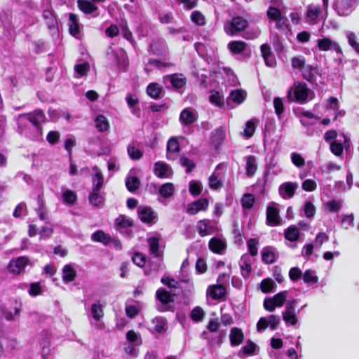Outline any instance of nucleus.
I'll return each instance as SVG.
<instances>
[{"instance_id": "1", "label": "nucleus", "mask_w": 359, "mask_h": 359, "mask_svg": "<svg viewBox=\"0 0 359 359\" xmlns=\"http://www.w3.org/2000/svg\"><path fill=\"white\" fill-rule=\"evenodd\" d=\"M312 91L304 83H294L287 93L290 102H297L300 104L307 102L313 98Z\"/></svg>"}, {"instance_id": "2", "label": "nucleus", "mask_w": 359, "mask_h": 359, "mask_svg": "<svg viewBox=\"0 0 359 359\" xmlns=\"http://www.w3.org/2000/svg\"><path fill=\"white\" fill-rule=\"evenodd\" d=\"M45 120L44 114L41 110H36L33 113L19 115L17 119L19 128L22 130L28 125L35 128L39 134L41 133V123Z\"/></svg>"}, {"instance_id": "3", "label": "nucleus", "mask_w": 359, "mask_h": 359, "mask_svg": "<svg viewBox=\"0 0 359 359\" xmlns=\"http://www.w3.org/2000/svg\"><path fill=\"white\" fill-rule=\"evenodd\" d=\"M266 16L269 22H275V27L278 30L285 33L290 31L287 18L282 14L279 8L270 6L266 11Z\"/></svg>"}, {"instance_id": "4", "label": "nucleus", "mask_w": 359, "mask_h": 359, "mask_svg": "<svg viewBox=\"0 0 359 359\" xmlns=\"http://www.w3.org/2000/svg\"><path fill=\"white\" fill-rule=\"evenodd\" d=\"M248 26V22L241 16H236L226 20L224 25V30L229 36L237 35Z\"/></svg>"}, {"instance_id": "5", "label": "nucleus", "mask_w": 359, "mask_h": 359, "mask_svg": "<svg viewBox=\"0 0 359 359\" xmlns=\"http://www.w3.org/2000/svg\"><path fill=\"white\" fill-rule=\"evenodd\" d=\"M298 299H292L286 302L285 311H283V319L287 325H295L298 322L297 314L299 310L297 311Z\"/></svg>"}, {"instance_id": "6", "label": "nucleus", "mask_w": 359, "mask_h": 359, "mask_svg": "<svg viewBox=\"0 0 359 359\" xmlns=\"http://www.w3.org/2000/svg\"><path fill=\"white\" fill-rule=\"evenodd\" d=\"M223 165L219 164L215 169L213 173L209 177V187L211 189L217 190L223 186L224 173L222 171Z\"/></svg>"}, {"instance_id": "7", "label": "nucleus", "mask_w": 359, "mask_h": 359, "mask_svg": "<svg viewBox=\"0 0 359 359\" xmlns=\"http://www.w3.org/2000/svg\"><path fill=\"white\" fill-rule=\"evenodd\" d=\"M357 0H336L334 8L339 15H348L355 8Z\"/></svg>"}, {"instance_id": "8", "label": "nucleus", "mask_w": 359, "mask_h": 359, "mask_svg": "<svg viewBox=\"0 0 359 359\" xmlns=\"http://www.w3.org/2000/svg\"><path fill=\"white\" fill-rule=\"evenodd\" d=\"M246 92L242 89L232 90L226 100V104L229 108L233 109L241 104L246 98Z\"/></svg>"}, {"instance_id": "9", "label": "nucleus", "mask_w": 359, "mask_h": 359, "mask_svg": "<svg viewBox=\"0 0 359 359\" xmlns=\"http://www.w3.org/2000/svg\"><path fill=\"white\" fill-rule=\"evenodd\" d=\"M90 313L93 318L96 321L93 325L96 329L102 330L104 323L100 320L104 316L103 306L100 302L94 303L90 307Z\"/></svg>"}, {"instance_id": "10", "label": "nucleus", "mask_w": 359, "mask_h": 359, "mask_svg": "<svg viewBox=\"0 0 359 359\" xmlns=\"http://www.w3.org/2000/svg\"><path fill=\"white\" fill-rule=\"evenodd\" d=\"M163 81L167 87L181 88L186 83V79L182 74H174L163 76Z\"/></svg>"}, {"instance_id": "11", "label": "nucleus", "mask_w": 359, "mask_h": 359, "mask_svg": "<svg viewBox=\"0 0 359 359\" xmlns=\"http://www.w3.org/2000/svg\"><path fill=\"white\" fill-rule=\"evenodd\" d=\"M138 217L140 220L145 223H155L157 219L156 213L147 206H139L137 208Z\"/></svg>"}, {"instance_id": "12", "label": "nucleus", "mask_w": 359, "mask_h": 359, "mask_svg": "<svg viewBox=\"0 0 359 359\" xmlns=\"http://www.w3.org/2000/svg\"><path fill=\"white\" fill-rule=\"evenodd\" d=\"M318 48L323 51H327L330 50H334L337 53L341 54L342 50L337 42L331 40L329 38H323L318 40L317 44Z\"/></svg>"}, {"instance_id": "13", "label": "nucleus", "mask_w": 359, "mask_h": 359, "mask_svg": "<svg viewBox=\"0 0 359 359\" xmlns=\"http://www.w3.org/2000/svg\"><path fill=\"white\" fill-rule=\"evenodd\" d=\"M28 264V259L25 257H20L10 262L8 269V271L14 274H19Z\"/></svg>"}, {"instance_id": "14", "label": "nucleus", "mask_w": 359, "mask_h": 359, "mask_svg": "<svg viewBox=\"0 0 359 359\" xmlns=\"http://www.w3.org/2000/svg\"><path fill=\"white\" fill-rule=\"evenodd\" d=\"M197 112L191 108L184 109L180 115V121L181 124L189 126L194 123L197 120Z\"/></svg>"}, {"instance_id": "15", "label": "nucleus", "mask_w": 359, "mask_h": 359, "mask_svg": "<svg viewBox=\"0 0 359 359\" xmlns=\"http://www.w3.org/2000/svg\"><path fill=\"white\" fill-rule=\"evenodd\" d=\"M298 188V184L296 182H285L279 187V194L284 199L291 198Z\"/></svg>"}, {"instance_id": "16", "label": "nucleus", "mask_w": 359, "mask_h": 359, "mask_svg": "<svg viewBox=\"0 0 359 359\" xmlns=\"http://www.w3.org/2000/svg\"><path fill=\"white\" fill-rule=\"evenodd\" d=\"M266 222L269 226H277L280 223L279 210L273 205H270L266 209Z\"/></svg>"}, {"instance_id": "17", "label": "nucleus", "mask_w": 359, "mask_h": 359, "mask_svg": "<svg viewBox=\"0 0 359 359\" xmlns=\"http://www.w3.org/2000/svg\"><path fill=\"white\" fill-rule=\"evenodd\" d=\"M77 6L86 14L91 15L93 17H97L99 15L98 8L88 0H78Z\"/></svg>"}, {"instance_id": "18", "label": "nucleus", "mask_w": 359, "mask_h": 359, "mask_svg": "<svg viewBox=\"0 0 359 359\" xmlns=\"http://www.w3.org/2000/svg\"><path fill=\"white\" fill-rule=\"evenodd\" d=\"M198 232L202 237L214 233L215 226L213 222L209 219L200 220L197 226Z\"/></svg>"}, {"instance_id": "19", "label": "nucleus", "mask_w": 359, "mask_h": 359, "mask_svg": "<svg viewBox=\"0 0 359 359\" xmlns=\"http://www.w3.org/2000/svg\"><path fill=\"white\" fill-rule=\"evenodd\" d=\"M156 298L162 303V305L158 308L160 311H166L165 305L173 301L172 296L170 293L163 288H159L156 291Z\"/></svg>"}, {"instance_id": "20", "label": "nucleus", "mask_w": 359, "mask_h": 359, "mask_svg": "<svg viewBox=\"0 0 359 359\" xmlns=\"http://www.w3.org/2000/svg\"><path fill=\"white\" fill-rule=\"evenodd\" d=\"M208 246L212 252L222 254L226 248V243L224 238L214 237L210 240Z\"/></svg>"}, {"instance_id": "21", "label": "nucleus", "mask_w": 359, "mask_h": 359, "mask_svg": "<svg viewBox=\"0 0 359 359\" xmlns=\"http://www.w3.org/2000/svg\"><path fill=\"white\" fill-rule=\"evenodd\" d=\"M320 13L319 6L310 4L306 7V20L310 24H316Z\"/></svg>"}, {"instance_id": "22", "label": "nucleus", "mask_w": 359, "mask_h": 359, "mask_svg": "<svg viewBox=\"0 0 359 359\" xmlns=\"http://www.w3.org/2000/svg\"><path fill=\"white\" fill-rule=\"evenodd\" d=\"M69 30L71 35L75 38H79L80 35V25L79 23V18L76 14L69 13L68 20Z\"/></svg>"}, {"instance_id": "23", "label": "nucleus", "mask_w": 359, "mask_h": 359, "mask_svg": "<svg viewBox=\"0 0 359 359\" xmlns=\"http://www.w3.org/2000/svg\"><path fill=\"white\" fill-rule=\"evenodd\" d=\"M260 49L262 56L264 60L265 64L268 67H273L276 64V59L271 52L270 46L267 43L262 44Z\"/></svg>"}, {"instance_id": "24", "label": "nucleus", "mask_w": 359, "mask_h": 359, "mask_svg": "<svg viewBox=\"0 0 359 359\" xmlns=\"http://www.w3.org/2000/svg\"><path fill=\"white\" fill-rule=\"evenodd\" d=\"M208 206V201L205 198L194 201L189 205L187 212L190 215H195L199 211L205 210Z\"/></svg>"}, {"instance_id": "25", "label": "nucleus", "mask_w": 359, "mask_h": 359, "mask_svg": "<svg viewBox=\"0 0 359 359\" xmlns=\"http://www.w3.org/2000/svg\"><path fill=\"white\" fill-rule=\"evenodd\" d=\"M262 261L266 264H272L276 262L278 254L276 250L270 246L264 247L262 252Z\"/></svg>"}, {"instance_id": "26", "label": "nucleus", "mask_w": 359, "mask_h": 359, "mask_svg": "<svg viewBox=\"0 0 359 359\" xmlns=\"http://www.w3.org/2000/svg\"><path fill=\"white\" fill-rule=\"evenodd\" d=\"M154 174L160 178L169 177L170 168L165 163L158 161L154 164Z\"/></svg>"}, {"instance_id": "27", "label": "nucleus", "mask_w": 359, "mask_h": 359, "mask_svg": "<svg viewBox=\"0 0 359 359\" xmlns=\"http://www.w3.org/2000/svg\"><path fill=\"white\" fill-rule=\"evenodd\" d=\"M230 343L232 346L241 344L244 339V334L241 329L238 327L231 328L229 334Z\"/></svg>"}, {"instance_id": "28", "label": "nucleus", "mask_w": 359, "mask_h": 359, "mask_svg": "<svg viewBox=\"0 0 359 359\" xmlns=\"http://www.w3.org/2000/svg\"><path fill=\"white\" fill-rule=\"evenodd\" d=\"M180 151V145L177 139L175 137L170 138L167 144V159H175L174 154H177Z\"/></svg>"}, {"instance_id": "29", "label": "nucleus", "mask_w": 359, "mask_h": 359, "mask_svg": "<svg viewBox=\"0 0 359 359\" xmlns=\"http://www.w3.org/2000/svg\"><path fill=\"white\" fill-rule=\"evenodd\" d=\"M207 292L212 299H219L224 296L225 288L222 285H214L209 286Z\"/></svg>"}, {"instance_id": "30", "label": "nucleus", "mask_w": 359, "mask_h": 359, "mask_svg": "<svg viewBox=\"0 0 359 359\" xmlns=\"http://www.w3.org/2000/svg\"><path fill=\"white\" fill-rule=\"evenodd\" d=\"M240 267L243 277L247 278L252 269L250 259L248 255H244L241 257L240 261Z\"/></svg>"}, {"instance_id": "31", "label": "nucleus", "mask_w": 359, "mask_h": 359, "mask_svg": "<svg viewBox=\"0 0 359 359\" xmlns=\"http://www.w3.org/2000/svg\"><path fill=\"white\" fill-rule=\"evenodd\" d=\"M61 196L63 203L67 205H74L77 200L76 192L70 189H62Z\"/></svg>"}, {"instance_id": "32", "label": "nucleus", "mask_w": 359, "mask_h": 359, "mask_svg": "<svg viewBox=\"0 0 359 359\" xmlns=\"http://www.w3.org/2000/svg\"><path fill=\"white\" fill-rule=\"evenodd\" d=\"M43 17L46 20V25L49 29L57 30V22L53 13L50 10H45L43 13Z\"/></svg>"}, {"instance_id": "33", "label": "nucleus", "mask_w": 359, "mask_h": 359, "mask_svg": "<svg viewBox=\"0 0 359 359\" xmlns=\"http://www.w3.org/2000/svg\"><path fill=\"white\" fill-rule=\"evenodd\" d=\"M116 224L117 225L118 231L122 233H129V230L126 229L128 227L133 226V222L129 219L121 216L116 219Z\"/></svg>"}, {"instance_id": "34", "label": "nucleus", "mask_w": 359, "mask_h": 359, "mask_svg": "<svg viewBox=\"0 0 359 359\" xmlns=\"http://www.w3.org/2000/svg\"><path fill=\"white\" fill-rule=\"evenodd\" d=\"M91 239L93 241L102 243L104 245H107L111 241H113L111 237L105 233L103 231L99 230L95 231L91 235Z\"/></svg>"}, {"instance_id": "35", "label": "nucleus", "mask_w": 359, "mask_h": 359, "mask_svg": "<svg viewBox=\"0 0 359 359\" xmlns=\"http://www.w3.org/2000/svg\"><path fill=\"white\" fill-rule=\"evenodd\" d=\"M147 92L151 97L154 99H158L161 97L163 90L159 84L156 83H151L147 86Z\"/></svg>"}, {"instance_id": "36", "label": "nucleus", "mask_w": 359, "mask_h": 359, "mask_svg": "<svg viewBox=\"0 0 359 359\" xmlns=\"http://www.w3.org/2000/svg\"><path fill=\"white\" fill-rule=\"evenodd\" d=\"M303 78L309 82H313L315 80V76L317 74L316 67L306 65L301 71Z\"/></svg>"}, {"instance_id": "37", "label": "nucleus", "mask_w": 359, "mask_h": 359, "mask_svg": "<svg viewBox=\"0 0 359 359\" xmlns=\"http://www.w3.org/2000/svg\"><path fill=\"white\" fill-rule=\"evenodd\" d=\"M93 170L94 172V175L93 176V189H101L104 183L102 173L97 166L93 167Z\"/></svg>"}, {"instance_id": "38", "label": "nucleus", "mask_w": 359, "mask_h": 359, "mask_svg": "<svg viewBox=\"0 0 359 359\" xmlns=\"http://www.w3.org/2000/svg\"><path fill=\"white\" fill-rule=\"evenodd\" d=\"M257 169L256 158L254 156H249L246 160V174L249 177L255 175Z\"/></svg>"}, {"instance_id": "39", "label": "nucleus", "mask_w": 359, "mask_h": 359, "mask_svg": "<svg viewBox=\"0 0 359 359\" xmlns=\"http://www.w3.org/2000/svg\"><path fill=\"white\" fill-rule=\"evenodd\" d=\"M284 236L285 239L291 242H295L299 238V229L295 226L292 225L285 230Z\"/></svg>"}, {"instance_id": "40", "label": "nucleus", "mask_w": 359, "mask_h": 359, "mask_svg": "<svg viewBox=\"0 0 359 359\" xmlns=\"http://www.w3.org/2000/svg\"><path fill=\"white\" fill-rule=\"evenodd\" d=\"M228 48L232 53L239 54L245 50L246 43L242 41H233L229 43Z\"/></svg>"}, {"instance_id": "41", "label": "nucleus", "mask_w": 359, "mask_h": 359, "mask_svg": "<svg viewBox=\"0 0 359 359\" xmlns=\"http://www.w3.org/2000/svg\"><path fill=\"white\" fill-rule=\"evenodd\" d=\"M76 277V271L70 264L65 265L62 269V279L65 282H72Z\"/></svg>"}, {"instance_id": "42", "label": "nucleus", "mask_w": 359, "mask_h": 359, "mask_svg": "<svg viewBox=\"0 0 359 359\" xmlns=\"http://www.w3.org/2000/svg\"><path fill=\"white\" fill-rule=\"evenodd\" d=\"M100 189H93L89 195V202L93 206L100 205L104 201L103 196L100 194Z\"/></svg>"}, {"instance_id": "43", "label": "nucleus", "mask_w": 359, "mask_h": 359, "mask_svg": "<svg viewBox=\"0 0 359 359\" xmlns=\"http://www.w3.org/2000/svg\"><path fill=\"white\" fill-rule=\"evenodd\" d=\"M112 56L116 60V65L120 68L124 69L127 65L126 53L120 50L116 52H114Z\"/></svg>"}, {"instance_id": "44", "label": "nucleus", "mask_w": 359, "mask_h": 359, "mask_svg": "<svg viewBox=\"0 0 359 359\" xmlns=\"http://www.w3.org/2000/svg\"><path fill=\"white\" fill-rule=\"evenodd\" d=\"M175 191L174 185L172 183L167 182L162 184L158 190V193L163 198H168L172 196Z\"/></svg>"}, {"instance_id": "45", "label": "nucleus", "mask_w": 359, "mask_h": 359, "mask_svg": "<svg viewBox=\"0 0 359 359\" xmlns=\"http://www.w3.org/2000/svg\"><path fill=\"white\" fill-rule=\"evenodd\" d=\"M36 212L41 220L45 221L48 219L45 202L41 196H38V208H36Z\"/></svg>"}, {"instance_id": "46", "label": "nucleus", "mask_w": 359, "mask_h": 359, "mask_svg": "<svg viewBox=\"0 0 359 359\" xmlns=\"http://www.w3.org/2000/svg\"><path fill=\"white\" fill-rule=\"evenodd\" d=\"M345 36L347 39L348 44L359 53V43L357 41V36L355 32L351 31H346Z\"/></svg>"}, {"instance_id": "47", "label": "nucleus", "mask_w": 359, "mask_h": 359, "mask_svg": "<svg viewBox=\"0 0 359 359\" xmlns=\"http://www.w3.org/2000/svg\"><path fill=\"white\" fill-rule=\"evenodd\" d=\"M153 329L156 332L161 333L166 329V320L162 317H157L152 320Z\"/></svg>"}, {"instance_id": "48", "label": "nucleus", "mask_w": 359, "mask_h": 359, "mask_svg": "<svg viewBox=\"0 0 359 359\" xmlns=\"http://www.w3.org/2000/svg\"><path fill=\"white\" fill-rule=\"evenodd\" d=\"M95 122L96 128L100 132H104L107 130L109 127L107 118L103 115H99L97 116Z\"/></svg>"}, {"instance_id": "49", "label": "nucleus", "mask_w": 359, "mask_h": 359, "mask_svg": "<svg viewBox=\"0 0 359 359\" xmlns=\"http://www.w3.org/2000/svg\"><path fill=\"white\" fill-rule=\"evenodd\" d=\"M291 65L294 69L301 71L306 65L305 57L303 55L293 57L291 59Z\"/></svg>"}, {"instance_id": "50", "label": "nucleus", "mask_w": 359, "mask_h": 359, "mask_svg": "<svg viewBox=\"0 0 359 359\" xmlns=\"http://www.w3.org/2000/svg\"><path fill=\"white\" fill-rule=\"evenodd\" d=\"M257 126V120L252 119L246 122L245 123V128L243 131V136H245L247 138L251 137L255 131Z\"/></svg>"}, {"instance_id": "51", "label": "nucleus", "mask_w": 359, "mask_h": 359, "mask_svg": "<svg viewBox=\"0 0 359 359\" xmlns=\"http://www.w3.org/2000/svg\"><path fill=\"white\" fill-rule=\"evenodd\" d=\"M140 182L136 177L129 176L126 180V185L128 191L133 192L140 187Z\"/></svg>"}, {"instance_id": "52", "label": "nucleus", "mask_w": 359, "mask_h": 359, "mask_svg": "<svg viewBox=\"0 0 359 359\" xmlns=\"http://www.w3.org/2000/svg\"><path fill=\"white\" fill-rule=\"evenodd\" d=\"M225 137V132L224 130L222 128L217 129L212 134V143L215 145H219Z\"/></svg>"}, {"instance_id": "53", "label": "nucleus", "mask_w": 359, "mask_h": 359, "mask_svg": "<svg viewBox=\"0 0 359 359\" xmlns=\"http://www.w3.org/2000/svg\"><path fill=\"white\" fill-rule=\"evenodd\" d=\"M148 243L149 245L150 253L156 257H159V252H158L159 241H158V239L155 237L149 238L148 239Z\"/></svg>"}, {"instance_id": "54", "label": "nucleus", "mask_w": 359, "mask_h": 359, "mask_svg": "<svg viewBox=\"0 0 359 359\" xmlns=\"http://www.w3.org/2000/svg\"><path fill=\"white\" fill-rule=\"evenodd\" d=\"M128 153L130 158L133 160H138L142 156V152L135 145L134 143L128 145Z\"/></svg>"}, {"instance_id": "55", "label": "nucleus", "mask_w": 359, "mask_h": 359, "mask_svg": "<svg viewBox=\"0 0 359 359\" xmlns=\"http://www.w3.org/2000/svg\"><path fill=\"white\" fill-rule=\"evenodd\" d=\"M331 151L337 156H340L344 150V145L340 140H334L330 144Z\"/></svg>"}, {"instance_id": "56", "label": "nucleus", "mask_w": 359, "mask_h": 359, "mask_svg": "<svg viewBox=\"0 0 359 359\" xmlns=\"http://www.w3.org/2000/svg\"><path fill=\"white\" fill-rule=\"evenodd\" d=\"M127 340L133 343L134 345L138 346L142 344V339L140 334L136 333L133 330H129L126 333Z\"/></svg>"}, {"instance_id": "57", "label": "nucleus", "mask_w": 359, "mask_h": 359, "mask_svg": "<svg viewBox=\"0 0 359 359\" xmlns=\"http://www.w3.org/2000/svg\"><path fill=\"white\" fill-rule=\"evenodd\" d=\"M299 116L300 118V122L301 123L306 127V126H309L310 125H311L312 123H309V121H306L304 118H316V119H319L318 117H317L316 116H315L312 112L311 111H300L299 114Z\"/></svg>"}, {"instance_id": "58", "label": "nucleus", "mask_w": 359, "mask_h": 359, "mask_svg": "<svg viewBox=\"0 0 359 359\" xmlns=\"http://www.w3.org/2000/svg\"><path fill=\"white\" fill-rule=\"evenodd\" d=\"M190 316L194 321L200 322L203 320L205 312L202 308L196 306L191 311Z\"/></svg>"}, {"instance_id": "59", "label": "nucleus", "mask_w": 359, "mask_h": 359, "mask_svg": "<svg viewBox=\"0 0 359 359\" xmlns=\"http://www.w3.org/2000/svg\"><path fill=\"white\" fill-rule=\"evenodd\" d=\"M255 203V197L252 194H245L241 198V204L243 208L250 209Z\"/></svg>"}, {"instance_id": "60", "label": "nucleus", "mask_w": 359, "mask_h": 359, "mask_svg": "<svg viewBox=\"0 0 359 359\" xmlns=\"http://www.w3.org/2000/svg\"><path fill=\"white\" fill-rule=\"evenodd\" d=\"M287 291H283L277 293L272 297L276 307H281L283 306L287 299Z\"/></svg>"}, {"instance_id": "61", "label": "nucleus", "mask_w": 359, "mask_h": 359, "mask_svg": "<svg viewBox=\"0 0 359 359\" xmlns=\"http://www.w3.org/2000/svg\"><path fill=\"white\" fill-rule=\"evenodd\" d=\"M210 102L217 107H222L224 104V99L217 91H212L209 97Z\"/></svg>"}, {"instance_id": "62", "label": "nucleus", "mask_w": 359, "mask_h": 359, "mask_svg": "<svg viewBox=\"0 0 359 359\" xmlns=\"http://www.w3.org/2000/svg\"><path fill=\"white\" fill-rule=\"evenodd\" d=\"M250 254L252 256H257L258 253L259 241L256 238H250L247 243Z\"/></svg>"}, {"instance_id": "63", "label": "nucleus", "mask_w": 359, "mask_h": 359, "mask_svg": "<svg viewBox=\"0 0 359 359\" xmlns=\"http://www.w3.org/2000/svg\"><path fill=\"white\" fill-rule=\"evenodd\" d=\"M273 107L276 114L279 118H280V116L285 109L283 99L278 97H275L273 99Z\"/></svg>"}, {"instance_id": "64", "label": "nucleus", "mask_w": 359, "mask_h": 359, "mask_svg": "<svg viewBox=\"0 0 359 359\" xmlns=\"http://www.w3.org/2000/svg\"><path fill=\"white\" fill-rule=\"evenodd\" d=\"M303 280L307 283H316L318 280V278L314 271L306 270L303 274Z\"/></svg>"}]
</instances>
